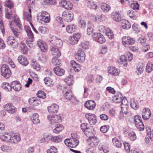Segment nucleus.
<instances>
[{
  "mask_svg": "<svg viewBox=\"0 0 153 153\" xmlns=\"http://www.w3.org/2000/svg\"><path fill=\"white\" fill-rule=\"evenodd\" d=\"M124 24H123L122 26L123 28L126 29H128L131 27V25L128 21L125 20Z\"/></svg>",
  "mask_w": 153,
  "mask_h": 153,
  "instance_id": "obj_52",
  "label": "nucleus"
},
{
  "mask_svg": "<svg viewBox=\"0 0 153 153\" xmlns=\"http://www.w3.org/2000/svg\"><path fill=\"white\" fill-rule=\"evenodd\" d=\"M1 150L4 152H7L12 149L11 146L7 145L2 146L1 147Z\"/></svg>",
  "mask_w": 153,
  "mask_h": 153,
  "instance_id": "obj_46",
  "label": "nucleus"
},
{
  "mask_svg": "<svg viewBox=\"0 0 153 153\" xmlns=\"http://www.w3.org/2000/svg\"><path fill=\"white\" fill-rule=\"evenodd\" d=\"M135 125L139 131H143L144 129V126L141 117L138 115H135L134 117Z\"/></svg>",
  "mask_w": 153,
  "mask_h": 153,
  "instance_id": "obj_4",
  "label": "nucleus"
},
{
  "mask_svg": "<svg viewBox=\"0 0 153 153\" xmlns=\"http://www.w3.org/2000/svg\"><path fill=\"white\" fill-rule=\"evenodd\" d=\"M37 95L38 97L43 99L45 98L46 97L45 94L42 91H38L37 94Z\"/></svg>",
  "mask_w": 153,
  "mask_h": 153,
  "instance_id": "obj_54",
  "label": "nucleus"
},
{
  "mask_svg": "<svg viewBox=\"0 0 153 153\" xmlns=\"http://www.w3.org/2000/svg\"><path fill=\"white\" fill-rule=\"evenodd\" d=\"M128 14L131 19H134L136 18V13L132 10H129L128 11Z\"/></svg>",
  "mask_w": 153,
  "mask_h": 153,
  "instance_id": "obj_51",
  "label": "nucleus"
},
{
  "mask_svg": "<svg viewBox=\"0 0 153 153\" xmlns=\"http://www.w3.org/2000/svg\"><path fill=\"white\" fill-rule=\"evenodd\" d=\"M73 76L70 75L64 79V81L68 85H71L73 83Z\"/></svg>",
  "mask_w": 153,
  "mask_h": 153,
  "instance_id": "obj_42",
  "label": "nucleus"
},
{
  "mask_svg": "<svg viewBox=\"0 0 153 153\" xmlns=\"http://www.w3.org/2000/svg\"><path fill=\"white\" fill-rule=\"evenodd\" d=\"M25 29L27 32V38L26 40V43L30 48L33 47V41L34 39V35L32 31L31 30L30 27L25 26Z\"/></svg>",
  "mask_w": 153,
  "mask_h": 153,
  "instance_id": "obj_2",
  "label": "nucleus"
},
{
  "mask_svg": "<svg viewBox=\"0 0 153 153\" xmlns=\"http://www.w3.org/2000/svg\"><path fill=\"white\" fill-rule=\"evenodd\" d=\"M37 44L42 51L45 52L47 51V45L44 42L39 40L37 41Z\"/></svg>",
  "mask_w": 153,
  "mask_h": 153,
  "instance_id": "obj_21",
  "label": "nucleus"
},
{
  "mask_svg": "<svg viewBox=\"0 0 153 153\" xmlns=\"http://www.w3.org/2000/svg\"><path fill=\"white\" fill-rule=\"evenodd\" d=\"M99 149L100 150H103L105 153H107L109 150L107 147L104 145L100 144L99 146Z\"/></svg>",
  "mask_w": 153,
  "mask_h": 153,
  "instance_id": "obj_56",
  "label": "nucleus"
},
{
  "mask_svg": "<svg viewBox=\"0 0 153 153\" xmlns=\"http://www.w3.org/2000/svg\"><path fill=\"white\" fill-rule=\"evenodd\" d=\"M31 13L24 12L23 13L24 19L27 21L30 22L31 20Z\"/></svg>",
  "mask_w": 153,
  "mask_h": 153,
  "instance_id": "obj_44",
  "label": "nucleus"
},
{
  "mask_svg": "<svg viewBox=\"0 0 153 153\" xmlns=\"http://www.w3.org/2000/svg\"><path fill=\"white\" fill-rule=\"evenodd\" d=\"M93 37L96 39L98 42L101 44L104 43L106 41L104 36L100 33H94Z\"/></svg>",
  "mask_w": 153,
  "mask_h": 153,
  "instance_id": "obj_17",
  "label": "nucleus"
},
{
  "mask_svg": "<svg viewBox=\"0 0 153 153\" xmlns=\"http://www.w3.org/2000/svg\"><path fill=\"white\" fill-rule=\"evenodd\" d=\"M20 137L18 135L12 134L10 143L17 144L20 141Z\"/></svg>",
  "mask_w": 153,
  "mask_h": 153,
  "instance_id": "obj_31",
  "label": "nucleus"
},
{
  "mask_svg": "<svg viewBox=\"0 0 153 153\" xmlns=\"http://www.w3.org/2000/svg\"><path fill=\"white\" fill-rule=\"evenodd\" d=\"M11 84H10L6 82H4L2 84V87L5 89L7 90L8 91H11L12 90V87Z\"/></svg>",
  "mask_w": 153,
  "mask_h": 153,
  "instance_id": "obj_48",
  "label": "nucleus"
},
{
  "mask_svg": "<svg viewBox=\"0 0 153 153\" xmlns=\"http://www.w3.org/2000/svg\"><path fill=\"white\" fill-rule=\"evenodd\" d=\"M11 134L7 133H1L0 134V138L3 142L10 143Z\"/></svg>",
  "mask_w": 153,
  "mask_h": 153,
  "instance_id": "obj_22",
  "label": "nucleus"
},
{
  "mask_svg": "<svg viewBox=\"0 0 153 153\" xmlns=\"http://www.w3.org/2000/svg\"><path fill=\"white\" fill-rule=\"evenodd\" d=\"M101 9L105 13L108 12L111 9L110 6L105 3H102L101 4Z\"/></svg>",
  "mask_w": 153,
  "mask_h": 153,
  "instance_id": "obj_39",
  "label": "nucleus"
},
{
  "mask_svg": "<svg viewBox=\"0 0 153 153\" xmlns=\"http://www.w3.org/2000/svg\"><path fill=\"white\" fill-rule=\"evenodd\" d=\"M123 145L126 151L127 152H129L130 150V145L126 141L123 142Z\"/></svg>",
  "mask_w": 153,
  "mask_h": 153,
  "instance_id": "obj_62",
  "label": "nucleus"
},
{
  "mask_svg": "<svg viewBox=\"0 0 153 153\" xmlns=\"http://www.w3.org/2000/svg\"><path fill=\"white\" fill-rule=\"evenodd\" d=\"M64 142L67 146L73 148L76 147L79 143L78 140L75 138L67 139L64 140Z\"/></svg>",
  "mask_w": 153,
  "mask_h": 153,
  "instance_id": "obj_3",
  "label": "nucleus"
},
{
  "mask_svg": "<svg viewBox=\"0 0 153 153\" xmlns=\"http://www.w3.org/2000/svg\"><path fill=\"white\" fill-rule=\"evenodd\" d=\"M120 61L123 62V64L125 66H126L127 65V61L128 59L124 55H122L120 58Z\"/></svg>",
  "mask_w": 153,
  "mask_h": 153,
  "instance_id": "obj_63",
  "label": "nucleus"
},
{
  "mask_svg": "<svg viewBox=\"0 0 153 153\" xmlns=\"http://www.w3.org/2000/svg\"><path fill=\"white\" fill-rule=\"evenodd\" d=\"M84 134L88 137H89L92 133V127L90 126L87 129L83 131Z\"/></svg>",
  "mask_w": 153,
  "mask_h": 153,
  "instance_id": "obj_47",
  "label": "nucleus"
},
{
  "mask_svg": "<svg viewBox=\"0 0 153 153\" xmlns=\"http://www.w3.org/2000/svg\"><path fill=\"white\" fill-rule=\"evenodd\" d=\"M1 75L6 78H9L10 76L11 71L8 66L3 64L1 68Z\"/></svg>",
  "mask_w": 153,
  "mask_h": 153,
  "instance_id": "obj_5",
  "label": "nucleus"
},
{
  "mask_svg": "<svg viewBox=\"0 0 153 153\" xmlns=\"http://www.w3.org/2000/svg\"><path fill=\"white\" fill-rule=\"evenodd\" d=\"M62 45L63 43L62 41L59 39L57 38L54 40V42L50 44L51 45L59 49L61 48Z\"/></svg>",
  "mask_w": 153,
  "mask_h": 153,
  "instance_id": "obj_28",
  "label": "nucleus"
},
{
  "mask_svg": "<svg viewBox=\"0 0 153 153\" xmlns=\"http://www.w3.org/2000/svg\"><path fill=\"white\" fill-rule=\"evenodd\" d=\"M128 136L130 140L131 141H134L136 138L135 133L133 131L129 132L128 134Z\"/></svg>",
  "mask_w": 153,
  "mask_h": 153,
  "instance_id": "obj_50",
  "label": "nucleus"
},
{
  "mask_svg": "<svg viewBox=\"0 0 153 153\" xmlns=\"http://www.w3.org/2000/svg\"><path fill=\"white\" fill-rule=\"evenodd\" d=\"M58 57H54L52 59L51 62L54 65H59L61 64L60 61L57 58Z\"/></svg>",
  "mask_w": 153,
  "mask_h": 153,
  "instance_id": "obj_53",
  "label": "nucleus"
},
{
  "mask_svg": "<svg viewBox=\"0 0 153 153\" xmlns=\"http://www.w3.org/2000/svg\"><path fill=\"white\" fill-rule=\"evenodd\" d=\"M88 144L92 147L99 142V140L95 137H90L88 139Z\"/></svg>",
  "mask_w": 153,
  "mask_h": 153,
  "instance_id": "obj_26",
  "label": "nucleus"
},
{
  "mask_svg": "<svg viewBox=\"0 0 153 153\" xmlns=\"http://www.w3.org/2000/svg\"><path fill=\"white\" fill-rule=\"evenodd\" d=\"M86 79L88 84H91L94 82V77L93 75H90L86 77Z\"/></svg>",
  "mask_w": 153,
  "mask_h": 153,
  "instance_id": "obj_49",
  "label": "nucleus"
},
{
  "mask_svg": "<svg viewBox=\"0 0 153 153\" xmlns=\"http://www.w3.org/2000/svg\"><path fill=\"white\" fill-rule=\"evenodd\" d=\"M128 107L127 100H126L125 102H122L121 104V108L122 112L126 114L128 112Z\"/></svg>",
  "mask_w": 153,
  "mask_h": 153,
  "instance_id": "obj_33",
  "label": "nucleus"
},
{
  "mask_svg": "<svg viewBox=\"0 0 153 153\" xmlns=\"http://www.w3.org/2000/svg\"><path fill=\"white\" fill-rule=\"evenodd\" d=\"M39 117V114L37 113H34L33 114L31 120L33 123L37 124L39 123L40 120L38 119Z\"/></svg>",
  "mask_w": 153,
  "mask_h": 153,
  "instance_id": "obj_41",
  "label": "nucleus"
},
{
  "mask_svg": "<svg viewBox=\"0 0 153 153\" xmlns=\"http://www.w3.org/2000/svg\"><path fill=\"white\" fill-rule=\"evenodd\" d=\"M123 44L124 45H131L133 44L135 42L134 40L129 36H123L122 38Z\"/></svg>",
  "mask_w": 153,
  "mask_h": 153,
  "instance_id": "obj_19",
  "label": "nucleus"
},
{
  "mask_svg": "<svg viewBox=\"0 0 153 153\" xmlns=\"http://www.w3.org/2000/svg\"><path fill=\"white\" fill-rule=\"evenodd\" d=\"M85 55L82 50H78L75 55L76 59L80 62H82L85 60Z\"/></svg>",
  "mask_w": 153,
  "mask_h": 153,
  "instance_id": "obj_6",
  "label": "nucleus"
},
{
  "mask_svg": "<svg viewBox=\"0 0 153 153\" xmlns=\"http://www.w3.org/2000/svg\"><path fill=\"white\" fill-rule=\"evenodd\" d=\"M4 6H6L10 9H11L13 6V3L11 0H7Z\"/></svg>",
  "mask_w": 153,
  "mask_h": 153,
  "instance_id": "obj_61",
  "label": "nucleus"
},
{
  "mask_svg": "<svg viewBox=\"0 0 153 153\" xmlns=\"http://www.w3.org/2000/svg\"><path fill=\"white\" fill-rule=\"evenodd\" d=\"M64 128V127L61 124H57L56 125V128L53 130V132L55 133H58L62 131Z\"/></svg>",
  "mask_w": 153,
  "mask_h": 153,
  "instance_id": "obj_40",
  "label": "nucleus"
},
{
  "mask_svg": "<svg viewBox=\"0 0 153 153\" xmlns=\"http://www.w3.org/2000/svg\"><path fill=\"white\" fill-rule=\"evenodd\" d=\"M79 47L83 49H87L89 48V44L87 41H83L81 43Z\"/></svg>",
  "mask_w": 153,
  "mask_h": 153,
  "instance_id": "obj_43",
  "label": "nucleus"
},
{
  "mask_svg": "<svg viewBox=\"0 0 153 153\" xmlns=\"http://www.w3.org/2000/svg\"><path fill=\"white\" fill-rule=\"evenodd\" d=\"M85 117L91 125L95 124L97 123V117L94 114L90 113H86L85 115Z\"/></svg>",
  "mask_w": 153,
  "mask_h": 153,
  "instance_id": "obj_7",
  "label": "nucleus"
},
{
  "mask_svg": "<svg viewBox=\"0 0 153 153\" xmlns=\"http://www.w3.org/2000/svg\"><path fill=\"white\" fill-rule=\"evenodd\" d=\"M108 71L109 74L114 76L118 75L120 72V71L118 69L113 66L109 67Z\"/></svg>",
  "mask_w": 153,
  "mask_h": 153,
  "instance_id": "obj_24",
  "label": "nucleus"
},
{
  "mask_svg": "<svg viewBox=\"0 0 153 153\" xmlns=\"http://www.w3.org/2000/svg\"><path fill=\"white\" fill-rule=\"evenodd\" d=\"M7 44L13 48H16L18 46L19 42L13 36H10L7 39Z\"/></svg>",
  "mask_w": 153,
  "mask_h": 153,
  "instance_id": "obj_9",
  "label": "nucleus"
},
{
  "mask_svg": "<svg viewBox=\"0 0 153 153\" xmlns=\"http://www.w3.org/2000/svg\"><path fill=\"white\" fill-rule=\"evenodd\" d=\"M130 105L131 108L134 110H137L139 107V105L137 101L134 99L131 100Z\"/></svg>",
  "mask_w": 153,
  "mask_h": 153,
  "instance_id": "obj_36",
  "label": "nucleus"
},
{
  "mask_svg": "<svg viewBox=\"0 0 153 153\" xmlns=\"http://www.w3.org/2000/svg\"><path fill=\"white\" fill-rule=\"evenodd\" d=\"M142 114L143 119L145 120H147L150 117L151 112L149 108H145L143 109Z\"/></svg>",
  "mask_w": 153,
  "mask_h": 153,
  "instance_id": "obj_13",
  "label": "nucleus"
},
{
  "mask_svg": "<svg viewBox=\"0 0 153 153\" xmlns=\"http://www.w3.org/2000/svg\"><path fill=\"white\" fill-rule=\"evenodd\" d=\"M12 88H13L16 91H19L21 88L20 83L18 81H14L11 83Z\"/></svg>",
  "mask_w": 153,
  "mask_h": 153,
  "instance_id": "obj_27",
  "label": "nucleus"
},
{
  "mask_svg": "<svg viewBox=\"0 0 153 153\" xmlns=\"http://www.w3.org/2000/svg\"><path fill=\"white\" fill-rule=\"evenodd\" d=\"M62 16L64 20L67 22H70L74 18V15L71 11H64L62 14Z\"/></svg>",
  "mask_w": 153,
  "mask_h": 153,
  "instance_id": "obj_8",
  "label": "nucleus"
},
{
  "mask_svg": "<svg viewBox=\"0 0 153 153\" xmlns=\"http://www.w3.org/2000/svg\"><path fill=\"white\" fill-rule=\"evenodd\" d=\"M54 73L57 75L59 76H62L65 73L64 70L57 66L54 68L53 69Z\"/></svg>",
  "mask_w": 153,
  "mask_h": 153,
  "instance_id": "obj_35",
  "label": "nucleus"
},
{
  "mask_svg": "<svg viewBox=\"0 0 153 153\" xmlns=\"http://www.w3.org/2000/svg\"><path fill=\"white\" fill-rule=\"evenodd\" d=\"M47 153H57V149L53 146H52L51 147L50 149H49L47 150Z\"/></svg>",
  "mask_w": 153,
  "mask_h": 153,
  "instance_id": "obj_59",
  "label": "nucleus"
},
{
  "mask_svg": "<svg viewBox=\"0 0 153 153\" xmlns=\"http://www.w3.org/2000/svg\"><path fill=\"white\" fill-rule=\"evenodd\" d=\"M18 60L21 64L24 66H27L28 64L27 59L23 56H20L18 58Z\"/></svg>",
  "mask_w": 153,
  "mask_h": 153,
  "instance_id": "obj_32",
  "label": "nucleus"
},
{
  "mask_svg": "<svg viewBox=\"0 0 153 153\" xmlns=\"http://www.w3.org/2000/svg\"><path fill=\"white\" fill-rule=\"evenodd\" d=\"M84 106L88 109L93 110L95 107L96 104L94 101L89 100L85 103Z\"/></svg>",
  "mask_w": 153,
  "mask_h": 153,
  "instance_id": "obj_23",
  "label": "nucleus"
},
{
  "mask_svg": "<svg viewBox=\"0 0 153 153\" xmlns=\"http://www.w3.org/2000/svg\"><path fill=\"white\" fill-rule=\"evenodd\" d=\"M109 127L108 125H104L101 126L100 128V130L103 133H106L107 132L109 128Z\"/></svg>",
  "mask_w": 153,
  "mask_h": 153,
  "instance_id": "obj_58",
  "label": "nucleus"
},
{
  "mask_svg": "<svg viewBox=\"0 0 153 153\" xmlns=\"http://www.w3.org/2000/svg\"><path fill=\"white\" fill-rule=\"evenodd\" d=\"M60 5L65 9L71 10L73 7L72 4L70 1H67L66 0H62L59 2Z\"/></svg>",
  "mask_w": 153,
  "mask_h": 153,
  "instance_id": "obj_12",
  "label": "nucleus"
},
{
  "mask_svg": "<svg viewBox=\"0 0 153 153\" xmlns=\"http://www.w3.org/2000/svg\"><path fill=\"white\" fill-rule=\"evenodd\" d=\"M50 50L54 57H59L61 56V52L59 48L51 45Z\"/></svg>",
  "mask_w": 153,
  "mask_h": 153,
  "instance_id": "obj_14",
  "label": "nucleus"
},
{
  "mask_svg": "<svg viewBox=\"0 0 153 153\" xmlns=\"http://www.w3.org/2000/svg\"><path fill=\"white\" fill-rule=\"evenodd\" d=\"M59 106L55 103L52 104L47 107L48 112L50 113H57L58 112Z\"/></svg>",
  "mask_w": 153,
  "mask_h": 153,
  "instance_id": "obj_20",
  "label": "nucleus"
},
{
  "mask_svg": "<svg viewBox=\"0 0 153 153\" xmlns=\"http://www.w3.org/2000/svg\"><path fill=\"white\" fill-rule=\"evenodd\" d=\"M31 65L33 68L37 71H39L40 70L41 67L40 65L37 64L36 61L33 62Z\"/></svg>",
  "mask_w": 153,
  "mask_h": 153,
  "instance_id": "obj_60",
  "label": "nucleus"
},
{
  "mask_svg": "<svg viewBox=\"0 0 153 153\" xmlns=\"http://www.w3.org/2000/svg\"><path fill=\"white\" fill-rule=\"evenodd\" d=\"M71 65L76 72H78L81 70V66L80 65L77 63L75 61L72 60L71 62Z\"/></svg>",
  "mask_w": 153,
  "mask_h": 153,
  "instance_id": "obj_38",
  "label": "nucleus"
},
{
  "mask_svg": "<svg viewBox=\"0 0 153 153\" xmlns=\"http://www.w3.org/2000/svg\"><path fill=\"white\" fill-rule=\"evenodd\" d=\"M4 108L6 111L10 114H13L15 112L16 108L11 103L5 105Z\"/></svg>",
  "mask_w": 153,
  "mask_h": 153,
  "instance_id": "obj_18",
  "label": "nucleus"
},
{
  "mask_svg": "<svg viewBox=\"0 0 153 153\" xmlns=\"http://www.w3.org/2000/svg\"><path fill=\"white\" fill-rule=\"evenodd\" d=\"M112 141L114 145L117 148H120L122 146V144L116 138H114L112 139Z\"/></svg>",
  "mask_w": 153,
  "mask_h": 153,
  "instance_id": "obj_45",
  "label": "nucleus"
},
{
  "mask_svg": "<svg viewBox=\"0 0 153 153\" xmlns=\"http://www.w3.org/2000/svg\"><path fill=\"white\" fill-rule=\"evenodd\" d=\"M86 3L87 6L91 9L96 10L97 8V5L92 0H86Z\"/></svg>",
  "mask_w": 153,
  "mask_h": 153,
  "instance_id": "obj_34",
  "label": "nucleus"
},
{
  "mask_svg": "<svg viewBox=\"0 0 153 153\" xmlns=\"http://www.w3.org/2000/svg\"><path fill=\"white\" fill-rule=\"evenodd\" d=\"M111 17L114 20L117 22H120L121 19L120 13L117 12H113L111 14Z\"/></svg>",
  "mask_w": 153,
  "mask_h": 153,
  "instance_id": "obj_25",
  "label": "nucleus"
},
{
  "mask_svg": "<svg viewBox=\"0 0 153 153\" xmlns=\"http://www.w3.org/2000/svg\"><path fill=\"white\" fill-rule=\"evenodd\" d=\"M63 93L64 94V97L66 99L69 100H71L74 98V96L71 91L69 90H68L67 91H63Z\"/></svg>",
  "mask_w": 153,
  "mask_h": 153,
  "instance_id": "obj_30",
  "label": "nucleus"
},
{
  "mask_svg": "<svg viewBox=\"0 0 153 153\" xmlns=\"http://www.w3.org/2000/svg\"><path fill=\"white\" fill-rule=\"evenodd\" d=\"M77 27L74 24H70L66 27V30L67 32L69 33H72L75 32L76 29Z\"/></svg>",
  "mask_w": 153,
  "mask_h": 153,
  "instance_id": "obj_29",
  "label": "nucleus"
},
{
  "mask_svg": "<svg viewBox=\"0 0 153 153\" xmlns=\"http://www.w3.org/2000/svg\"><path fill=\"white\" fill-rule=\"evenodd\" d=\"M146 70L147 72H150L153 70V64L151 63H148L147 64Z\"/></svg>",
  "mask_w": 153,
  "mask_h": 153,
  "instance_id": "obj_57",
  "label": "nucleus"
},
{
  "mask_svg": "<svg viewBox=\"0 0 153 153\" xmlns=\"http://www.w3.org/2000/svg\"><path fill=\"white\" fill-rule=\"evenodd\" d=\"M39 31L42 33H45L48 31V29L45 27L40 26L39 28Z\"/></svg>",
  "mask_w": 153,
  "mask_h": 153,
  "instance_id": "obj_64",
  "label": "nucleus"
},
{
  "mask_svg": "<svg viewBox=\"0 0 153 153\" xmlns=\"http://www.w3.org/2000/svg\"><path fill=\"white\" fill-rule=\"evenodd\" d=\"M81 37V35L80 33H77L74 34L70 37V44L73 45L76 44Z\"/></svg>",
  "mask_w": 153,
  "mask_h": 153,
  "instance_id": "obj_16",
  "label": "nucleus"
},
{
  "mask_svg": "<svg viewBox=\"0 0 153 153\" xmlns=\"http://www.w3.org/2000/svg\"><path fill=\"white\" fill-rule=\"evenodd\" d=\"M27 6L29 9V11L31 13V9L35 7V0H27Z\"/></svg>",
  "mask_w": 153,
  "mask_h": 153,
  "instance_id": "obj_37",
  "label": "nucleus"
},
{
  "mask_svg": "<svg viewBox=\"0 0 153 153\" xmlns=\"http://www.w3.org/2000/svg\"><path fill=\"white\" fill-rule=\"evenodd\" d=\"M37 20L40 22L42 23L49 22L51 20L50 15L47 12L42 11L41 12L38 13L37 16Z\"/></svg>",
  "mask_w": 153,
  "mask_h": 153,
  "instance_id": "obj_1",
  "label": "nucleus"
},
{
  "mask_svg": "<svg viewBox=\"0 0 153 153\" xmlns=\"http://www.w3.org/2000/svg\"><path fill=\"white\" fill-rule=\"evenodd\" d=\"M113 101L115 103H120V102H125L126 100H127L125 98H123L121 93L119 92H117L116 95H114L113 98Z\"/></svg>",
  "mask_w": 153,
  "mask_h": 153,
  "instance_id": "obj_10",
  "label": "nucleus"
},
{
  "mask_svg": "<svg viewBox=\"0 0 153 153\" xmlns=\"http://www.w3.org/2000/svg\"><path fill=\"white\" fill-rule=\"evenodd\" d=\"M47 118L51 124L59 122L61 120L60 117L57 115H49L47 116Z\"/></svg>",
  "mask_w": 153,
  "mask_h": 153,
  "instance_id": "obj_11",
  "label": "nucleus"
},
{
  "mask_svg": "<svg viewBox=\"0 0 153 153\" xmlns=\"http://www.w3.org/2000/svg\"><path fill=\"white\" fill-rule=\"evenodd\" d=\"M62 140V138L60 136H53L51 141L54 143H59Z\"/></svg>",
  "mask_w": 153,
  "mask_h": 153,
  "instance_id": "obj_55",
  "label": "nucleus"
},
{
  "mask_svg": "<svg viewBox=\"0 0 153 153\" xmlns=\"http://www.w3.org/2000/svg\"><path fill=\"white\" fill-rule=\"evenodd\" d=\"M28 102L31 106L33 107L36 106L41 103L40 99L34 97H32L29 99L28 100Z\"/></svg>",
  "mask_w": 153,
  "mask_h": 153,
  "instance_id": "obj_15",
  "label": "nucleus"
}]
</instances>
